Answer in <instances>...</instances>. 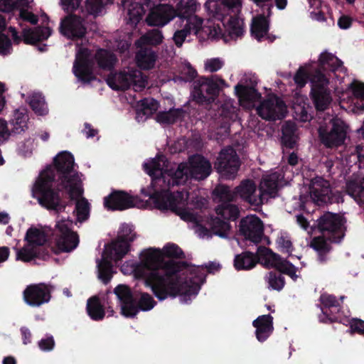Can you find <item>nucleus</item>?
<instances>
[{"mask_svg":"<svg viewBox=\"0 0 364 364\" xmlns=\"http://www.w3.org/2000/svg\"><path fill=\"white\" fill-rule=\"evenodd\" d=\"M140 256L136 275L145 280L160 301L168 296L197 295L205 281L203 267L190 266L185 261L164 259L185 258L183 251L174 243L167 244L162 251L154 248L144 250Z\"/></svg>","mask_w":364,"mask_h":364,"instance_id":"nucleus-1","label":"nucleus"},{"mask_svg":"<svg viewBox=\"0 0 364 364\" xmlns=\"http://www.w3.org/2000/svg\"><path fill=\"white\" fill-rule=\"evenodd\" d=\"M210 15L222 23L218 28L225 42L242 38L245 33L244 22L236 13L242 6L241 0H214L205 3Z\"/></svg>","mask_w":364,"mask_h":364,"instance_id":"nucleus-2","label":"nucleus"},{"mask_svg":"<svg viewBox=\"0 0 364 364\" xmlns=\"http://www.w3.org/2000/svg\"><path fill=\"white\" fill-rule=\"evenodd\" d=\"M55 181L53 171L45 170L36 181L32 192L33 196L43 208L60 213L65 211L69 201L63 198V191H66L59 186L58 182H56V187H53Z\"/></svg>","mask_w":364,"mask_h":364,"instance_id":"nucleus-3","label":"nucleus"},{"mask_svg":"<svg viewBox=\"0 0 364 364\" xmlns=\"http://www.w3.org/2000/svg\"><path fill=\"white\" fill-rule=\"evenodd\" d=\"M53 165L55 180L65 189L69 197L74 199L82 196L84 193L81 178L82 174L74 168L75 164L73 155L67 151H61L53 159Z\"/></svg>","mask_w":364,"mask_h":364,"instance_id":"nucleus-4","label":"nucleus"},{"mask_svg":"<svg viewBox=\"0 0 364 364\" xmlns=\"http://www.w3.org/2000/svg\"><path fill=\"white\" fill-rule=\"evenodd\" d=\"M63 9L68 14L60 21V33L68 39H82L87 33L85 18L73 13L80 9L82 0H60Z\"/></svg>","mask_w":364,"mask_h":364,"instance_id":"nucleus-5","label":"nucleus"},{"mask_svg":"<svg viewBox=\"0 0 364 364\" xmlns=\"http://www.w3.org/2000/svg\"><path fill=\"white\" fill-rule=\"evenodd\" d=\"M73 221L69 218L58 221L53 232L55 246L48 248L50 257L53 253L58 255L61 252H70L79 245L78 234L73 230Z\"/></svg>","mask_w":364,"mask_h":364,"instance_id":"nucleus-6","label":"nucleus"},{"mask_svg":"<svg viewBox=\"0 0 364 364\" xmlns=\"http://www.w3.org/2000/svg\"><path fill=\"white\" fill-rule=\"evenodd\" d=\"M218 80L223 84L225 83V80L218 78L217 75L199 77L193 84V100L206 108L210 107L217 99L220 90Z\"/></svg>","mask_w":364,"mask_h":364,"instance_id":"nucleus-7","label":"nucleus"},{"mask_svg":"<svg viewBox=\"0 0 364 364\" xmlns=\"http://www.w3.org/2000/svg\"><path fill=\"white\" fill-rule=\"evenodd\" d=\"M344 223L343 216L326 212L316 220V228L328 241L339 243L345 235Z\"/></svg>","mask_w":364,"mask_h":364,"instance_id":"nucleus-8","label":"nucleus"},{"mask_svg":"<svg viewBox=\"0 0 364 364\" xmlns=\"http://www.w3.org/2000/svg\"><path fill=\"white\" fill-rule=\"evenodd\" d=\"M136 236L132 225L122 224L117 239L105 247V254L117 263L129 252L130 244L136 238Z\"/></svg>","mask_w":364,"mask_h":364,"instance_id":"nucleus-9","label":"nucleus"},{"mask_svg":"<svg viewBox=\"0 0 364 364\" xmlns=\"http://www.w3.org/2000/svg\"><path fill=\"white\" fill-rule=\"evenodd\" d=\"M106 81L112 90L122 91L129 89L131 86H133L135 90H141L147 84L142 73L136 69L128 72L121 71L119 73H110Z\"/></svg>","mask_w":364,"mask_h":364,"instance_id":"nucleus-10","label":"nucleus"},{"mask_svg":"<svg viewBox=\"0 0 364 364\" xmlns=\"http://www.w3.org/2000/svg\"><path fill=\"white\" fill-rule=\"evenodd\" d=\"M154 205L159 210H170L184 218L186 215H189L183 208L186 204L183 191L161 193L155 191L149 196Z\"/></svg>","mask_w":364,"mask_h":364,"instance_id":"nucleus-11","label":"nucleus"},{"mask_svg":"<svg viewBox=\"0 0 364 364\" xmlns=\"http://www.w3.org/2000/svg\"><path fill=\"white\" fill-rule=\"evenodd\" d=\"M214 165L222 178L233 179L240 166V161L235 150L232 147H228L220 151Z\"/></svg>","mask_w":364,"mask_h":364,"instance_id":"nucleus-12","label":"nucleus"},{"mask_svg":"<svg viewBox=\"0 0 364 364\" xmlns=\"http://www.w3.org/2000/svg\"><path fill=\"white\" fill-rule=\"evenodd\" d=\"M318 133L321 143L327 148L342 145L346 137L345 124L338 119L331 120V127L320 126Z\"/></svg>","mask_w":364,"mask_h":364,"instance_id":"nucleus-13","label":"nucleus"},{"mask_svg":"<svg viewBox=\"0 0 364 364\" xmlns=\"http://www.w3.org/2000/svg\"><path fill=\"white\" fill-rule=\"evenodd\" d=\"M259 256L264 260V265L276 269L279 273L289 276L294 281H296V267L287 259L281 257L264 246L258 247Z\"/></svg>","mask_w":364,"mask_h":364,"instance_id":"nucleus-14","label":"nucleus"},{"mask_svg":"<svg viewBox=\"0 0 364 364\" xmlns=\"http://www.w3.org/2000/svg\"><path fill=\"white\" fill-rule=\"evenodd\" d=\"M287 105L278 96L272 95L262 101L257 108L260 117L268 121L284 119L287 113Z\"/></svg>","mask_w":364,"mask_h":364,"instance_id":"nucleus-15","label":"nucleus"},{"mask_svg":"<svg viewBox=\"0 0 364 364\" xmlns=\"http://www.w3.org/2000/svg\"><path fill=\"white\" fill-rule=\"evenodd\" d=\"M311 198L318 205L331 204L336 201L329 182L322 177H315L309 185Z\"/></svg>","mask_w":364,"mask_h":364,"instance_id":"nucleus-16","label":"nucleus"},{"mask_svg":"<svg viewBox=\"0 0 364 364\" xmlns=\"http://www.w3.org/2000/svg\"><path fill=\"white\" fill-rule=\"evenodd\" d=\"M9 31L11 34L14 43L16 45H18L22 41L27 45H36L38 42L47 40L52 33L49 27L42 26L23 28L21 36L18 34L14 27L10 26Z\"/></svg>","mask_w":364,"mask_h":364,"instance_id":"nucleus-17","label":"nucleus"},{"mask_svg":"<svg viewBox=\"0 0 364 364\" xmlns=\"http://www.w3.org/2000/svg\"><path fill=\"white\" fill-rule=\"evenodd\" d=\"M23 301L32 307H39L49 302L51 293L48 287L44 283L28 285L23 291Z\"/></svg>","mask_w":364,"mask_h":364,"instance_id":"nucleus-18","label":"nucleus"},{"mask_svg":"<svg viewBox=\"0 0 364 364\" xmlns=\"http://www.w3.org/2000/svg\"><path fill=\"white\" fill-rule=\"evenodd\" d=\"M235 201L239 198L251 206L259 207L263 203L262 194L257 193V186L252 179H244L235 188Z\"/></svg>","mask_w":364,"mask_h":364,"instance_id":"nucleus-19","label":"nucleus"},{"mask_svg":"<svg viewBox=\"0 0 364 364\" xmlns=\"http://www.w3.org/2000/svg\"><path fill=\"white\" fill-rule=\"evenodd\" d=\"M139 201L137 196H132L124 191H113L104 198L105 207L111 210H124L134 208Z\"/></svg>","mask_w":364,"mask_h":364,"instance_id":"nucleus-20","label":"nucleus"},{"mask_svg":"<svg viewBox=\"0 0 364 364\" xmlns=\"http://www.w3.org/2000/svg\"><path fill=\"white\" fill-rule=\"evenodd\" d=\"M175 8L168 4H159L150 9L146 22L149 26L163 27L176 17Z\"/></svg>","mask_w":364,"mask_h":364,"instance_id":"nucleus-21","label":"nucleus"},{"mask_svg":"<svg viewBox=\"0 0 364 364\" xmlns=\"http://www.w3.org/2000/svg\"><path fill=\"white\" fill-rule=\"evenodd\" d=\"M240 232L255 244L260 242L264 234V225L261 219L256 215L242 218L239 225Z\"/></svg>","mask_w":364,"mask_h":364,"instance_id":"nucleus-22","label":"nucleus"},{"mask_svg":"<svg viewBox=\"0 0 364 364\" xmlns=\"http://www.w3.org/2000/svg\"><path fill=\"white\" fill-rule=\"evenodd\" d=\"M114 294L121 304L122 314L126 317H134L137 314L135 299L131 288L126 284H118L114 289Z\"/></svg>","mask_w":364,"mask_h":364,"instance_id":"nucleus-23","label":"nucleus"},{"mask_svg":"<svg viewBox=\"0 0 364 364\" xmlns=\"http://www.w3.org/2000/svg\"><path fill=\"white\" fill-rule=\"evenodd\" d=\"M188 166L191 178L203 181L207 178L212 172L210 162L200 154H194L188 159Z\"/></svg>","mask_w":364,"mask_h":364,"instance_id":"nucleus-24","label":"nucleus"},{"mask_svg":"<svg viewBox=\"0 0 364 364\" xmlns=\"http://www.w3.org/2000/svg\"><path fill=\"white\" fill-rule=\"evenodd\" d=\"M73 73L81 82L90 83L96 79L93 73V63L87 55L77 57L73 65Z\"/></svg>","mask_w":364,"mask_h":364,"instance_id":"nucleus-25","label":"nucleus"},{"mask_svg":"<svg viewBox=\"0 0 364 364\" xmlns=\"http://www.w3.org/2000/svg\"><path fill=\"white\" fill-rule=\"evenodd\" d=\"M121 4L124 9H127V23L135 27L142 19L146 9L141 0H122Z\"/></svg>","mask_w":364,"mask_h":364,"instance_id":"nucleus-26","label":"nucleus"},{"mask_svg":"<svg viewBox=\"0 0 364 364\" xmlns=\"http://www.w3.org/2000/svg\"><path fill=\"white\" fill-rule=\"evenodd\" d=\"M252 326L256 328L255 336L258 341H265L274 331L273 317L270 314L258 316L252 322Z\"/></svg>","mask_w":364,"mask_h":364,"instance_id":"nucleus-27","label":"nucleus"},{"mask_svg":"<svg viewBox=\"0 0 364 364\" xmlns=\"http://www.w3.org/2000/svg\"><path fill=\"white\" fill-rule=\"evenodd\" d=\"M310 95L317 111L323 112L328 109L332 102V97L328 87L316 86V87L311 89Z\"/></svg>","mask_w":364,"mask_h":364,"instance_id":"nucleus-28","label":"nucleus"},{"mask_svg":"<svg viewBox=\"0 0 364 364\" xmlns=\"http://www.w3.org/2000/svg\"><path fill=\"white\" fill-rule=\"evenodd\" d=\"M259 260L264 261L259 256L258 250L256 254L250 251H244L235 256L233 265L237 271L250 270L253 269Z\"/></svg>","mask_w":364,"mask_h":364,"instance_id":"nucleus-29","label":"nucleus"},{"mask_svg":"<svg viewBox=\"0 0 364 364\" xmlns=\"http://www.w3.org/2000/svg\"><path fill=\"white\" fill-rule=\"evenodd\" d=\"M41 259L47 260L50 258V250L48 248H37L27 244L17 252L16 259L23 262H31L33 259Z\"/></svg>","mask_w":364,"mask_h":364,"instance_id":"nucleus-30","label":"nucleus"},{"mask_svg":"<svg viewBox=\"0 0 364 364\" xmlns=\"http://www.w3.org/2000/svg\"><path fill=\"white\" fill-rule=\"evenodd\" d=\"M271 16H267L264 12H262L252 18L251 24V33L258 41H262V39L268 33L269 30V18Z\"/></svg>","mask_w":364,"mask_h":364,"instance_id":"nucleus-31","label":"nucleus"},{"mask_svg":"<svg viewBox=\"0 0 364 364\" xmlns=\"http://www.w3.org/2000/svg\"><path fill=\"white\" fill-rule=\"evenodd\" d=\"M28 115L25 109H18L14 112L8 127L11 135L20 134L28 129Z\"/></svg>","mask_w":364,"mask_h":364,"instance_id":"nucleus-32","label":"nucleus"},{"mask_svg":"<svg viewBox=\"0 0 364 364\" xmlns=\"http://www.w3.org/2000/svg\"><path fill=\"white\" fill-rule=\"evenodd\" d=\"M343 62L335 55L324 51L321 53L318 58V67L323 71L335 73L336 71H346Z\"/></svg>","mask_w":364,"mask_h":364,"instance_id":"nucleus-33","label":"nucleus"},{"mask_svg":"<svg viewBox=\"0 0 364 364\" xmlns=\"http://www.w3.org/2000/svg\"><path fill=\"white\" fill-rule=\"evenodd\" d=\"M319 301L322 304L321 307L322 314L330 321V323L337 322L338 321V316L333 314L332 308L337 309V312L341 309V306L336 296L332 294H322L320 296Z\"/></svg>","mask_w":364,"mask_h":364,"instance_id":"nucleus-34","label":"nucleus"},{"mask_svg":"<svg viewBox=\"0 0 364 364\" xmlns=\"http://www.w3.org/2000/svg\"><path fill=\"white\" fill-rule=\"evenodd\" d=\"M297 128L294 122H286L282 128L281 142L284 147L293 149L297 144L299 139L296 134Z\"/></svg>","mask_w":364,"mask_h":364,"instance_id":"nucleus-35","label":"nucleus"},{"mask_svg":"<svg viewBox=\"0 0 364 364\" xmlns=\"http://www.w3.org/2000/svg\"><path fill=\"white\" fill-rule=\"evenodd\" d=\"M168 176H169L167 181L168 188L183 185L188 178H191L188 166L183 163L178 166L176 171L170 170Z\"/></svg>","mask_w":364,"mask_h":364,"instance_id":"nucleus-36","label":"nucleus"},{"mask_svg":"<svg viewBox=\"0 0 364 364\" xmlns=\"http://www.w3.org/2000/svg\"><path fill=\"white\" fill-rule=\"evenodd\" d=\"M95 60L100 68L112 70L117 61L116 55L108 50L100 48L95 54Z\"/></svg>","mask_w":364,"mask_h":364,"instance_id":"nucleus-37","label":"nucleus"},{"mask_svg":"<svg viewBox=\"0 0 364 364\" xmlns=\"http://www.w3.org/2000/svg\"><path fill=\"white\" fill-rule=\"evenodd\" d=\"M86 311L90 318L96 321H102L105 316V306L100 298L94 296L87 299Z\"/></svg>","mask_w":364,"mask_h":364,"instance_id":"nucleus-38","label":"nucleus"},{"mask_svg":"<svg viewBox=\"0 0 364 364\" xmlns=\"http://www.w3.org/2000/svg\"><path fill=\"white\" fill-rule=\"evenodd\" d=\"M235 91L240 102L252 104L261 97L260 93L253 87L237 84Z\"/></svg>","mask_w":364,"mask_h":364,"instance_id":"nucleus-39","label":"nucleus"},{"mask_svg":"<svg viewBox=\"0 0 364 364\" xmlns=\"http://www.w3.org/2000/svg\"><path fill=\"white\" fill-rule=\"evenodd\" d=\"M25 240L31 246L37 248H50V247H44L43 245L47 241V235L46 232L36 228H30L28 229L25 236Z\"/></svg>","mask_w":364,"mask_h":364,"instance_id":"nucleus-40","label":"nucleus"},{"mask_svg":"<svg viewBox=\"0 0 364 364\" xmlns=\"http://www.w3.org/2000/svg\"><path fill=\"white\" fill-rule=\"evenodd\" d=\"M137 65L143 70H150L154 68L156 55L154 51L149 48H141L136 54Z\"/></svg>","mask_w":364,"mask_h":364,"instance_id":"nucleus-41","label":"nucleus"},{"mask_svg":"<svg viewBox=\"0 0 364 364\" xmlns=\"http://www.w3.org/2000/svg\"><path fill=\"white\" fill-rule=\"evenodd\" d=\"M185 112L182 108L170 109L168 111L159 112L156 114L157 122L164 124H173L184 117Z\"/></svg>","mask_w":364,"mask_h":364,"instance_id":"nucleus-42","label":"nucleus"},{"mask_svg":"<svg viewBox=\"0 0 364 364\" xmlns=\"http://www.w3.org/2000/svg\"><path fill=\"white\" fill-rule=\"evenodd\" d=\"M346 192L360 205L364 206V178L359 182L349 181L346 183Z\"/></svg>","mask_w":364,"mask_h":364,"instance_id":"nucleus-43","label":"nucleus"},{"mask_svg":"<svg viewBox=\"0 0 364 364\" xmlns=\"http://www.w3.org/2000/svg\"><path fill=\"white\" fill-rule=\"evenodd\" d=\"M112 260L114 261V259L109 258L107 254H105V250L102 253V259L98 263V272L99 278L103 282L104 284H108L112 277Z\"/></svg>","mask_w":364,"mask_h":364,"instance_id":"nucleus-44","label":"nucleus"},{"mask_svg":"<svg viewBox=\"0 0 364 364\" xmlns=\"http://www.w3.org/2000/svg\"><path fill=\"white\" fill-rule=\"evenodd\" d=\"M230 203L231 202L223 203L218 205L215 208L217 215L228 222L229 220H236L240 215V210L237 205Z\"/></svg>","mask_w":364,"mask_h":364,"instance_id":"nucleus-45","label":"nucleus"},{"mask_svg":"<svg viewBox=\"0 0 364 364\" xmlns=\"http://www.w3.org/2000/svg\"><path fill=\"white\" fill-rule=\"evenodd\" d=\"M196 10V4L193 0H181L175 8L176 17L181 19H186L187 23H191L190 18L194 14Z\"/></svg>","mask_w":364,"mask_h":364,"instance_id":"nucleus-46","label":"nucleus"},{"mask_svg":"<svg viewBox=\"0 0 364 364\" xmlns=\"http://www.w3.org/2000/svg\"><path fill=\"white\" fill-rule=\"evenodd\" d=\"M82 196H83V194ZM68 199L69 203L73 200L75 201V211L77 213V221L82 223L87 220L90 216V204L88 200L82 196L77 197L74 199H71L68 196Z\"/></svg>","mask_w":364,"mask_h":364,"instance_id":"nucleus-47","label":"nucleus"},{"mask_svg":"<svg viewBox=\"0 0 364 364\" xmlns=\"http://www.w3.org/2000/svg\"><path fill=\"white\" fill-rule=\"evenodd\" d=\"M213 196L219 202H235V190L231 191L230 187L225 184H218L213 190Z\"/></svg>","mask_w":364,"mask_h":364,"instance_id":"nucleus-48","label":"nucleus"},{"mask_svg":"<svg viewBox=\"0 0 364 364\" xmlns=\"http://www.w3.org/2000/svg\"><path fill=\"white\" fill-rule=\"evenodd\" d=\"M209 225L212 232L220 237H225L230 229L229 222L219 217H211Z\"/></svg>","mask_w":364,"mask_h":364,"instance_id":"nucleus-49","label":"nucleus"},{"mask_svg":"<svg viewBox=\"0 0 364 364\" xmlns=\"http://www.w3.org/2000/svg\"><path fill=\"white\" fill-rule=\"evenodd\" d=\"M28 104L32 110L38 115L47 114L48 108L44 97L40 93H33L28 97Z\"/></svg>","mask_w":364,"mask_h":364,"instance_id":"nucleus-50","label":"nucleus"},{"mask_svg":"<svg viewBox=\"0 0 364 364\" xmlns=\"http://www.w3.org/2000/svg\"><path fill=\"white\" fill-rule=\"evenodd\" d=\"M159 108V102L154 98H144L138 102L137 114L147 117L153 115Z\"/></svg>","mask_w":364,"mask_h":364,"instance_id":"nucleus-51","label":"nucleus"},{"mask_svg":"<svg viewBox=\"0 0 364 364\" xmlns=\"http://www.w3.org/2000/svg\"><path fill=\"white\" fill-rule=\"evenodd\" d=\"M269 287L277 291H281L285 285L284 277L279 272L271 271L266 276Z\"/></svg>","mask_w":364,"mask_h":364,"instance_id":"nucleus-52","label":"nucleus"},{"mask_svg":"<svg viewBox=\"0 0 364 364\" xmlns=\"http://www.w3.org/2000/svg\"><path fill=\"white\" fill-rule=\"evenodd\" d=\"M112 2L113 0H86L85 9L88 14L97 16L105 5Z\"/></svg>","mask_w":364,"mask_h":364,"instance_id":"nucleus-53","label":"nucleus"},{"mask_svg":"<svg viewBox=\"0 0 364 364\" xmlns=\"http://www.w3.org/2000/svg\"><path fill=\"white\" fill-rule=\"evenodd\" d=\"M162 32L159 29H152L144 35L141 40L144 44L148 46H158L163 41Z\"/></svg>","mask_w":364,"mask_h":364,"instance_id":"nucleus-54","label":"nucleus"},{"mask_svg":"<svg viewBox=\"0 0 364 364\" xmlns=\"http://www.w3.org/2000/svg\"><path fill=\"white\" fill-rule=\"evenodd\" d=\"M156 301L153 297L148 293H143L137 304L135 303V307L137 310V314L139 310L146 311L152 309L156 305Z\"/></svg>","mask_w":364,"mask_h":364,"instance_id":"nucleus-55","label":"nucleus"},{"mask_svg":"<svg viewBox=\"0 0 364 364\" xmlns=\"http://www.w3.org/2000/svg\"><path fill=\"white\" fill-rule=\"evenodd\" d=\"M278 184L276 180H274L271 178H267L264 179V181L261 183V186L259 188V193L262 194V196L264 194L269 195L272 196L277 192L278 190Z\"/></svg>","mask_w":364,"mask_h":364,"instance_id":"nucleus-56","label":"nucleus"},{"mask_svg":"<svg viewBox=\"0 0 364 364\" xmlns=\"http://www.w3.org/2000/svg\"><path fill=\"white\" fill-rule=\"evenodd\" d=\"M328 240L326 237L317 236L312 239L311 247L318 252H329L331 250V245L327 242Z\"/></svg>","mask_w":364,"mask_h":364,"instance_id":"nucleus-57","label":"nucleus"},{"mask_svg":"<svg viewBox=\"0 0 364 364\" xmlns=\"http://www.w3.org/2000/svg\"><path fill=\"white\" fill-rule=\"evenodd\" d=\"M192 30L191 24L189 23H186L184 27L181 30H177L175 31L173 40L175 45L178 48H181L185 41L186 37L191 34Z\"/></svg>","mask_w":364,"mask_h":364,"instance_id":"nucleus-58","label":"nucleus"},{"mask_svg":"<svg viewBox=\"0 0 364 364\" xmlns=\"http://www.w3.org/2000/svg\"><path fill=\"white\" fill-rule=\"evenodd\" d=\"M323 70L319 67L315 71V73L313 76L311 80V88L316 87V86H322L324 87H328V85L329 83V80L328 77L323 73Z\"/></svg>","mask_w":364,"mask_h":364,"instance_id":"nucleus-59","label":"nucleus"},{"mask_svg":"<svg viewBox=\"0 0 364 364\" xmlns=\"http://www.w3.org/2000/svg\"><path fill=\"white\" fill-rule=\"evenodd\" d=\"M350 334L358 333L364 336V321L358 318H352L349 321Z\"/></svg>","mask_w":364,"mask_h":364,"instance_id":"nucleus-60","label":"nucleus"},{"mask_svg":"<svg viewBox=\"0 0 364 364\" xmlns=\"http://www.w3.org/2000/svg\"><path fill=\"white\" fill-rule=\"evenodd\" d=\"M164 158L163 156H159L158 159H153L150 161L144 164V171L149 175L154 176L156 171L161 170L160 164V159Z\"/></svg>","mask_w":364,"mask_h":364,"instance_id":"nucleus-61","label":"nucleus"},{"mask_svg":"<svg viewBox=\"0 0 364 364\" xmlns=\"http://www.w3.org/2000/svg\"><path fill=\"white\" fill-rule=\"evenodd\" d=\"M308 72L302 67H300L294 76V80L298 87H304L309 79Z\"/></svg>","mask_w":364,"mask_h":364,"instance_id":"nucleus-62","label":"nucleus"},{"mask_svg":"<svg viewBox=\"0 0 364 364\" xmlns=\"http://www.w3.org/2000/svg\"><path fill=\"white\" fill-rule=\"evenodd\" d=\"M27 0H0V11L3 13H10L14 11L21 4L22 1Z\"/></svg>","mask_w":364,"mask_h":364,"instance_id":"nucleus-63","label":"nucleus"},{"mask_svg":"<svg viewBox=\"0 0 364 364\" xmlns=\"http://www.w3.org/2000/svg\"><path fill=\"white\" fill-rule=\"evenodd\" d=\"M11 50L12 43L9 38L4 33H0V54L7 55Z\"/></svg>","mask_w":364,"mask_h":364,"instance_id":"nucleus-64","label":"nucleus"}]
</instances>
